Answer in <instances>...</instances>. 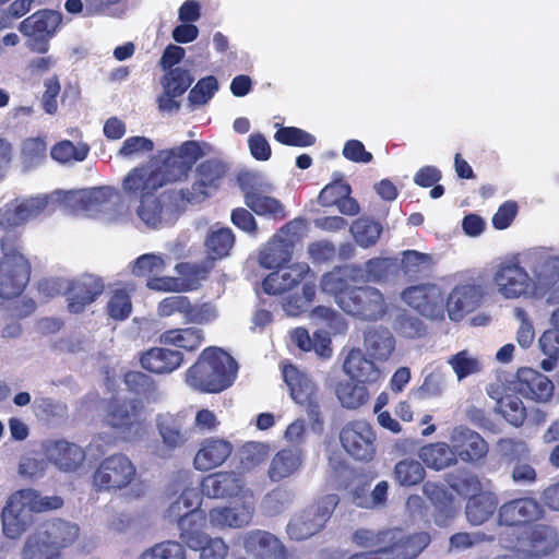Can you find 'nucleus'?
<instances>
[{"mask_svg": "<svg viewBox=\"0 0 559 559\" xmlns=\"http://www.w3.org/2000/svg\"><path fill=\"white\" fill-rule=\"evenodd\" d=\"M131 290L127 287H116L109 290L106 305L109 318L122 321L130 317L132 312Z\"/></svg>", "mask_w": 559, "mask_h": 559, "instance_id": "8fccbe9b", "label": "nucleus"}, {"mask_svg": "<svg viewBox=\"0 0 559 559\" xmlns=\"http://www.w3.org/2000/svg\"><path fill=\"white\" fill-rule=\"evenodd\" d=\"M31 278V265L19 248L2 239L0 255V298L17 297Z\"/></svg>", "mask_w": 559, "mask_h": 559, "instance_id": "423d86ee", "label": "nucleus"}, {"mask_svg": "<svg viewBox=\"0 0 559 559\" xmlns=\"http://www.w3.org/2000/svg\"><path fill=\"white\" fill-rule=\"evenodd\" d=\"M483 296L481 285L472 283L457 285L447 299L449 318L452 321H460L466 313L474 311L480 306Z\"/></svg>", "mask_w": 559, "mask_h": 559, "instance_id": "c85d7f7f", "label": "nucleus"}, {"mask_svg": "<svg viewBox=\"0 0 559 559\" xmlns=\"http://www.w3.org/2000/svg\"><path fill=\"white\" fill-rule=\"evenodd\" d=\"M245 203L259 216L282 219L286 216L280 200L272 197L273 185L257 174H247L241 178Z\"/></svg>", "mask_w": 559, "mask_h": 559, "instance_id": "9b49d317", "label": "nucleus"}, {"mask_svg": "<svg viewBox=\"0 0 559 559\" xmlns=\"http://www.w3.org/2000/svg\"><path fill=\"white\" fill-rule=\"evenodd\" d=\"M158 341L163 345L197 350L204 341V332L198 328L170 329L162 333Z\"/></svg>", "mask_w": 559, "mask_h": 559, "instance_id": "37998d69", "label": "nucleus"}, {"mask_svg": "<svg viewBox=\"0 0 559 559\" xmlns=\"http://www.w3.org/2000/svg\"><path fill=\"white\" fill-rule=\"evenodd\" d=\"M338 306L346 313L364 320H380L388 311L382 293L370 286L354 287L340 296Z\"/></svg>", "mask_w": 559, "mask_h": 559, "instance_id": "2eb2a0df", "label": "nucleus"}, {"mask_svg": "<svg viewBox=\"0 0 559 559\" xmlns=\"http://www.w3.org/2000/svg\"><path fill=\"white\" fill-rule=\"evenodd\" d=\"M495 539L493 535L486 534L481 531L460 532L453 534L449 539L448 551H463L473 548L481 543H489Z\"/></svg>", "mask_w": 559, "mask_h": 559, "instance_id": "e2e57ef3", "label": "nucleus"}, {"mask_svg": "<svg viewBox=\"0 0 559 559\" xmlns=\"http://www.w3.org/2000/svg\"><path fill=\"white\" fill-rule=\"evenodd\" d=\"M304 452L298 447L280 450L271 460L267 476L272 481H280L296 474L302 466Z\"/></svg>", "mask_w": 559, "mask_h": 559, "instance_id": "f704fd0d", "label": "nucleus"}, {"mask_svg": "<svg viewBox=\"0 0 559 559\" xmlns=\"http://www.w3.org/2000/svg\"><path fill=\"white\" fill-rule=\"evenodd\" d=\"M292 504V495L283 488H276L264 496L261 509L266 515L273 516L282 513Z\"/></svg>", "mask_w": 559, "mask_h": 559, "instance_id": "338daca9", "label": "nucleus"}, {"mask_svg": "<svg viewBox=\"0 0 559 559\" xmlns=\"http://www.w3.org/2000/svg\"><path fill=\"white\" fill-rule=\"evenodd\" d=\"M193 76L189 70L182 68L170 69L163 78V88L173 95L181 96L192 84Z\"/></svg>", "mask_w": 559, "mask_h": 559, "instance_id": "680f3d73", "label": "nucleus"}, {"mask_svg": "<svg viewBox=\"0 0 559 559\" xmlns=\"http://www.w3.org/2000/svg\"><path fill=\"white\" fill-rule=\"evenodd\" d=\"M454 457L464 463H476L488 454L489 445L476 431L466 426L454 427L449 436Z\"/></svg>", "mask_w": 559, "mask_h": 559, "instance_id": "b1692460", "label": "nucleus"}, {"mask_svg": "<svg viewBox=\"0 0 559 559\" xmlns=\"http://www.w3.org/2000/svg\"><path fill=\"white\" fill-rule=\"evenodd\" d=\"M402 300L429 319H442L445 304L441 288L432 283L407 287L401 293Z\"/></svg>", "mask_w": 559, "mask_h": 559, "instance_id": "aec40b11", "label": "nucleus"}, {"mask_svg": "<svg viewBox=\"0 0 559 559\" xmlns=\"http://www.w3.org/2000/svg\"><path fill=\"white\" fill-rule=\"evenodd\" d=\"M234 240L231 229L222 227L210 231L205 246L212 259H221L228 254Z\"/></svg>", "mask_w": 559, "mask_h": 559, "instance_id": "6e6d98bb", "label": "nucleus"}, {"mask_svg": "<svg viewBox=\"0 0 559 559\" xmlns=\"http://www.w3.org/2000/svg\"><path fill=\"white\" fill-rule=\"evenodd\" d=\"M60 23V13L43 10L22 21L19 31L27 37L26 46L32 51L45 53L49 48L48 41L55 35Z\"/></svg>", "mask_w": 559, "mask_h": 559, "instance_id": "f3484780", "label": "nucleus"}, {"mask_svg": "<svg viewBox=\"0 0 559 559\" xmlns=\"http://www.w3.org/2000/svg\"><path fill=\"white\" fill-rule=\"evenodd\" d=\"M397 260L393 258H373L359 267L358 281L383 282L397 270Z\"/></svg>", "mask_w": 559, "mask_h": 559, "instance_id": "09e8293b", "label": "nucleus"}, {"mask_svg": "<svg viewBox=\"0 0 559 559\" xmlns=\"http://www.w3.org/2000/svg\"><path fill=\"white\" fill-rule=\"evenodd\" d=\"M156 426L163 443L155 451L158 457H167L176 448L186 442L187 438L182 431V421L178 415L159 414L156 417Z\"/></svg>", "mask_w": 559, "mask_h": 559, "instance_id": "2f4dec72", "label": "nucleus"}, {"mask_svg": "<svg viewBox=\"0 0 559 559\" xmlns=\"http://www.w3.org/2000/svg\"><path fill=\"white\" fill-rule=\"evenodd\" d=\"M514 390L522 396L547 402L554 394V384L545 374L532 368H521L516 374Z\"/></svg>", "mask_w": 559, "mask_h": 559, "instance_id": "c756f323", "label": "nucleus"}, {"mask_svg": "<svg viewBox=\"0 0 559 559\" xmlns=\"http://www.w3.org/2000/svg\"><path fill=\"white\" fill-rule=\"evenodd\" d=\"M496 449L499 455L509 462H520L525 460L531 453L530 447L525 441L514 438L500 439L496 444Z\"/></svg>", "mask_w": 559, "mask_h": 559, "instance_id": "0e129e2a", "label": "nucleus"}, {"mask_svg": "<svg viewBox=\"0 0 559 559\" xmlns=\"http://www.w3.org/2000/svg\"><path fill=\"white\" fill-rule=\"evenodd\" d=\"M334 391L340 404L347 409L359 408L370 397L367 386L353 380L337 382Z\"/></svg>", "mask_w": 559, "mask_h": 559, "instance_id": "c03bdc74", "label": "nucleus"}, {"mask_svg": "<svg viewBox=\"0 0 559 559\" xmlns=\"http://www.w3.org/2000/svg\"><path fill=\"white\" fill-rule=\"evenodd\" d=\"M90 147L85 143L74 144L64 140L52 146L50 151L51 157L60 163L68 164L72 162H82L87 157Z\"/></svg>", "mask_w": 559, "mask_h": 559, "instance_id": "5fc2aeb1", "label": "nucleus"}, {"mask_svg": "<svg viewBox=\"0 0 559 559\" xmlns=\"http://www.w3.org/2000/svg\"><path fill=\"white\" fill-rule=\"evenodd\" d=\"M306 281H316V276L306 262H298L269 274L263 282V288L267 294L280 295L289 293Z\"/></svg>", "mask_w": 559, "mask_h": 559, "instance_id": "a878e982", "label": "nucleus"}, {"mask_svg": "<svg viewBox=\"0 0 559 559\" xmlns=\"http://www.w3.org/2000/svg\"><path fill=\"white\" fill-rule=\"evenodd\" d=\"M207 523L203 511H189L188 514L180 519L178 530L181 542L191 550H197L211 537L204 532Z\"/></svg>", "mask_w": 559, "mask_h": 559, "instance_id": "c9c22d12", "label": "nucleus"}, {"mask_svg": "<svg viewBox=\"0 0 559 559\" xmlns=\"http://www.w3.org/2000/svg\"><path fill=\"white\" fill-rule=\"evenodd\" d=\"M270 445L266 442L250 441L238 451L240 467L243 471H252L266 461L270 455Z\"/></svg>", "mask_w": 559, "mask_h": 559, "instance_id": "3c124183", "label": "nucleus"}, {"mask_svg": "<svg viewBox=\"0 0 559 559\" xmlns=\"http://www.w3.org/2000/svg\"><path fill=\"white\" fill-rule=\"evenodd\" d=\"M164 176L155 164L135 167L130 170L122 181L123 192L133 199H151L165 185Z\"/></svg>", "mask_w": 559, "mask_h": 559, "instance_id": "5701e85b", "label": "nucleus"}, {"mask_svg": "<svg viewBox=\"0 0 559 559\" xmlns=\"http://www.w3.org/2000/svg\"><path fill=\"white\" fill-rule=\"evenodd\" d=\"M138 559H186V550L179 542L165 540L145 549Z\"/></svg>", "mask_w": 559, "mask_h": 559, "instance_id": "bf43d9fd", "label": "nucleus"}, {"mask_svg": "<svg viewBox=\"0 0 559 559\" xmlns=\"http://www.w3.org/2000/svg\"><path fill=\"white\" fill-rule=\"evenodd\" d=\"M425 477V468L416 460H402L394 467V478L402 486H414Z\"/></svg>", "mask_w": 559, "mask_h": 559, "instance_id": "13d9d810", "label": "nucleus"}, {"mask_svg": "<svg viewBox=\"0 0 559 559\" xmlns=\"http://www.w3.org/2000/svg\"><path fill=\"white\" fill-rule=\"evenodd\" d=\"M538 296L559 283V252L552 248L534 247L522 252Z\"/></svg>", "mask_w": 559, "mask_h": 559, "instance_id": "1a4fd4ad", "label": "nucleus"}, {"mask_svg": "<svg viewBox=\"0 0 559 559\" xmlns=\"http://www.w3.org/2000/svg\"><path fill=\"white\" fill-rule=\"evenodd\" d=\"M343 370L350 380L364 385L372 384L383 379L382 371L357 348L350 349L347 354L343 364Z\"/></svg>", "mask_w": 559, "mask_h": 559, "instance_id": "473e14b6", "label": "nucleus"}, {"mask_svg": "<svg viewBox=\"0 0 559 559\" xmlns=\"http://www.w3.org/2000/svg\"><path fill=\"white\" fill-rule=\"evenodd\" d=\"M448 364L452 368L459 381L479 372L481 369V364L478 357L467 349L461 350L449 357Z\"/></svg>", "mask_w": 559, "mask_h": 559, "instance_id": "864d4df0", "label": "nucleus"}, {"mask_svg": "<svg viewBox=\"0 0 559 559\" xmlns=\"http://www.w3.org/2000/svg\"><path fill=\"white\" fill-rule=\"evenodd\" d=\"M186 206L181 192L168 190L157 197L143 199L136 209V214L146 226L163 228L173 224Z\"/></svg>", "mask_w": 559, "mask_h": 559, "instance_id": "6e6552de", "label": "nucleus"}, {"mask_svg": "<svg viewBox=\"0 0 559 559\" xmlns=\"http://www.w3.org/2000/svg\"><path fill=\"white\" fill-rule=\"evenodd\" d=\"M255 513L253 491H245L241 499L217 506L205 514L207 524L217 531L243 528L251 524Z\"/></svg>", "mask_w": 559, "mask_h": 559, "instance_id": "f8f14e48", "label": "nucleus"}, {"mask_svg": "<svg viewBox=\"0 0 559 559\" xmlns=\"http://www.w3.org/2000/svg\"><path fill=\"white\" fill-rule=\"evenodd\" d=\"M57 195L60 205L72 213H83L106 222L115 221L120 215L121 197L110 186L67 191Z\"/></svg>", "mask_w": 559, "mask_h": 559, "instance_id": "7ed1b4c3", "label": "nucleus"}, {"mask_svg": "<svg viewBox=\"0 0 559 559\" xmlns=\"http://www.w3.org/2000/svg\"><path fill=\"white\" fill-rule=\"evenodd\" d=\"M498 498L492 492H480L469 497L465 514L467 522L473 526H478L487 522L496 512Z\"/></svg>", "mask_w": 559, "mask_h": 559, "instance_id": "a19ab883", "label": "nucleus"}, {"mask_svg": "<svg viewBox=\"0 0 559 559\" xmlns=\"http://www.w3.org/2000/svg\"><path fill=\"white\" fill-rule=\"evenodd\" d=\"M435 264L433 257L416 250H405L402 253L401 267L406 275H416L428 271Z\"/></svg>", "mask_w": 559, "mask_h": 559, "instance_id": "052dcab7", "label": "nucleus"}, {"mask_svg": "<svg viewBox=\"0 0 559 559\" xmlns=\"http://www.w3.org/2000/svg\"><path fill=\"white\" fill-rule=\"evenodd\" d=\"M141 414L140 401H115L109 405L105 420L120 435L123 441L136 442L146 435V427L141 419Z\"/></svg>", "mask_w": 559, "mask_h": 559, "instance_id": "9d476101", "label": "nucleus"}, {"mask_svg": "<svg viewBox=\"0 0 559 559\" xmlns=\"http://www.w3.org/2000/svg\"><path fill=\"white\" fill-rule=\"evenodd\" d=\"M61 506V498L40 496L34 489H21L13 492L1 512L4 536L10 539H19L34 524L35 513L55 510Z\"/></svg>", "mask_w": 559, "mask_h": 559, "instance_id": "f03ea898", "label": "nucleus"}, {"mask_svg": "<svg viewBox=\"0 0 559 559\" xmlns=\"http://www.w3.org/2000/svg\"><path fill=\"white\" fill-rule=\"evenodd\" d=\"M366 352L376 360H388L395 349V337L388 328L374 326L365 333Z\"/></svg>", "mask_w": 559, "mask_h": 559, "instance_id": "ea45409f", "label": "nucleus"}, {"mask_svg": "<svg viewBox=\"0 0 559 559\" xmlns=\"http://www.w3.org/2000/svg\"><path fill=\"white\" fill-rule=\"evenodd\" d=\"M283 377L290 390L292 397L301 405L307 406V413L314 423H320V405L314 382L295 366L283 368Z\"/></svg>", "mask_w": 559, "mask_h": 559, "instance_id": "4be33fe9", "label": "nucleus"}, {"mask_svg": "<svg viewBox=\"0 0 559 559\" xmlns=\"http://www.w3.org/2000/svg\"><path fill=\"white\" fill-rule=\"evenodd\" d=\"M237 370V362L228 353L219 347H207L187 370L185 381L195 391L218 393L234 383Z\"/></svg>", "mask_w": 559, "mask_h": 559, "instance_id": "f257e3e1", "label": "nucleus"}, {"mask_svg": "<svg viewBox=\"0 0 559 559\" xmlns=\"http://www.w3.org/2000/svg\"><path fill=\"white\" fill-rule=\"evenodd\" d=\"M136 476V467L124 454L105 457L93 474V485L102 491L121 490L130 486Z\"/></svg>", "mask_w": 559, "mask_h": 559, "instance_id": "4468645a", "label": "nucleus"}, {"mask_svg": "<svg viewBox=\"0 0 559 559\" xmlns=\"http://www.w3.org/2000/svg\"><path fill=\"white\" fill-rule=\"evenodd\" d=\"M47 460L58 469L63 472L76 471L85 461V451L78 444L57 440L50 441L45 447Z\"/></svg>", "mask_w": 559, "mask_h": 559, "instance_id": "7c9ffc66", "label": "nucleus"}, {"mask_svg": "<svg viewBox=\"0 0 559 559\" xmlns=\"http://www.w3.org/2000/svg\"><path fill=\"white\" fill-rule=\"evenodd\" d=\"M381 230L382 228L378 223L368 218H358L350 227L355 241L362 248L374 245L381 235Z\"/></svg>", "mask_w": 559, "mask_h": 559, "instance_id": "4d7b16f0", "label": "nucleus"}, {"mask_svg": "<svg viewBox=\"0 0 559 559\" xmlns=\"http://www.w3.org/2000/svg\"><path fill=\"white\" fill-rule=\"evenodd\" d=\"M183 356L180 352L163 348V347H154L148 349L141 357V365L144 369L163 374V373H171L182 364Z\"/></svg>", "mask_w": 559, "mask_h": 559, "instance_id": "4c0bfd02", "label": "nucleus"}, {"mask_svg": "<svg viewBox=\"0 0 559 559\" xmlns=\"http://www.w3.org/2000/svg\"><path fill=\"white\" fill-rule=\"evenodd\" d=\"M233 452L229 441L219 438L205 439L194 456L198 471H210L225 463Z\"/></svg>", "mask_w": 559, "mask_h": 559, "instance_id": "72a5a7b5", "label": "nucleus"}, {"mask_svg": "<svg viewBox=\"0 0 559 559\" xmlns=\"http://www.w3.org/2000/svg\"><path fill=\"white\" fill-rule=\"evenodd\" d=\"M558 545L557 534L552 527L536 526L532 533V548L537 555L551 552Z\"/></svg>", "mask_w": 559, "mask_h": 559, "instance_id": "774afa93", "label": "nucleus"}, {"mask_svg": "<svg viewBox=\"0 0 559 559\" xmlns=\"http://www.w3.org/2000/svg\"><path fill=\"white\" fill-rule=\"evenodd\" d=\"M241 540L243 549L252 559H288L285 544L269 531L246 532Z\"/></svg>", "mask_w": 559, "mask_h": 559, "instance_id": "393cba45", "label": "nucleus"}, {"mask_svg": "<svg viewBox=\"0 0 559 559\" xmlns=\"http://www.w3.org/2000/svg\"><path fill=\"white\" fill-rule=\"evenodd\" d=\"M224 175L225 167L221 162L207 159L197 167L191 188L178 192L182 193L186 204L200 203L218 188Z\"/></svg>", "mask_w": 559, "mask_h": 559, "instance_id": "412c9836", "label": "nucleus"}, {"mask_svg": "<svg viewBox=\"0 0 559 559\" xmlns=\"http://www.w3.org/2000/svg\"><path fill=\"white\" fill-rule=\"evenodd\" d=\"M491 281L496 293L503 299H527L538 296L528 269L523 263L522 253L498 263Z\"/></svg>", "mask_w": 559, "mask_h": 559, "instance_id": "20e7f679", "label": "nucleus"}, {"mask_svg": "<svg viewBox=\"0 0 559 559\" xmlns=\"http://www.w3.org/2000/svg\"><path fill=\"white\" fill-rule=\"evenodd\" d=\"M153 164L160 170L166 183L180 179L190 169L176 148L162 151Z\"/></svg>", "mask_w": 559, "mask_h": 559, "instance_id": "de8ad7c7", "label": "nucleus"}, {"mask_svg": "<svg viewBox=\"0 0 559 559\" xmlns=\"http://www.w3.org/2000/svg\"><path fill=\"white\" fill-rule=\"evenodd\" d=\"M338 503L336 495H326L316 504L296 513L287 523L286 532L293 540H305L319 533Z\"/></svg>", "mask_w": 559, "mask_h": 559, "instance_id": "0eeeda50", "label": "nucleus"}, {"mask_svg": "<svg viewBox=\"0 0 559 559\" xmlns=\"http://www.w3.org/2000/svg\"><path fill=\"white\" fill-rule=\"evenodd\" d=\"M49 286H53L57 292H67L69 310L72 313H80L103 293L105 283L95 275H83L74 281L46 282L41 289L46 290Z\"/></svg>", "mask_w": 559, "mask_h": 559, "instance_id": "dca6fc26", "label": "nucleus"}, {"mask_svg": "<svg viewBox=\"0 0 559 559\" xmlns=\"http://www.w3.org/2000/svg\"><path fill=\"white\" fill-rule=\"evenodd\" d=\"M359 266L346 265L337 267L322 276L321 289L323 293L334 296L338 305L340 296L348 293L353 287L349 282H357L359 277Z\"/></svg>", "mask_w": 559, "mask_h": 559, "instance_id": "58836bf2", "label": "nucleus"}, {"mask_svg": "<svg viewBox=\"0 0 559 559\" xmlns=\"http://www.w3.org/2000/svg\"><path fill=\"white\" fill-rule=\"evenodd\" d=\"M340 441L343 449L355 460L368 462L376 454V432L364 419L346 423L340 432Z\"/></svg>", "mask_w": 559, "mask_h": 559, "instance_id": "a211bd4d", "label": "nucleus"}, {"mask_svg": "<svg viewBox=\"0 0 559 559\" xmlns=\"http://www.w3.org/2000/svg\"><path fill=\"white\" fill-rule=\"evenodd\" d=\"M543 509L533 498L509 500L498 509V523L504 526H523L542 516Z\"/></svg>", "mask_w": 559, "mask_h": 559, "instance_id": "bb28decb", "label": "nucleus"}, {"mask_svg": "<svg viewBox=\"0 0 559 559\" xmlns=\"http://www.w3.org/2000/svg\"><path fill=\"white\" fill-rule=\"evenodd\" d=\"M305 230L302 219H293L263 247L260 252V264L265 269L281 267L293 258L295 243Z\"/></svg>", "mask_w": 559, "mask_h": 559, "instance_id": "ddd939ff", "label": "nucleus"}, {"mask_svg": "<svg viewBox=\"0 0 559 559\" xmlns=\"http://www.w3.org/2000/svg\"><path fill=\"white\" fill-rule=\"evenodd\" d=\"M48 537L55 549L61 554V549L70 547L80 537V527L76 523L61 519H52L38 526Z\"/></svg>", "mask_w": 559, "mask_h": 559, "instance_id": "e433bc0d", "label": "nucleus"}, {"mask_svg": "<svg viewBox=\"0 0 559 559\" xmlns=\"http://www.w3.org/2000/svg\"><path fill=\"white\" fill-rule=\"evenodd\" d=\"M316 295V281H306L302 284L301 294H288L283 299V309L287 316H298L306 311Z\"/></svg>", "mask_w": 559, "mask_h": 559, "instance_id": "603ef678", "label": "nucleus"}, {"mask_svg": "<svg viewBox=\"0 0 559 559\" xmlns=\"http://www.w3.org/2000/svg\"><path fill=\"white\" fill-rule=\"evenodd\" d=\"M20 556L21 559H61V554L55 549L39 527L26 537Z\"/></svg>", "mask_w": 559, "mask_h": 559, "instance_id": "79ce46f5", "label": "nucleus"}, {"mask_svg": "<svg viewBox=\"0 0 559 559\" xmlns=\"http://www.w3.org/2000/svg\"><path fill=\"white\" fill-rule=\"evenodd\" d=\"M60 192H55L51 195H37L20 203H9L0 209V227L11 228L17 227L26 222L38 217L47 210H51L50 205L59 202L58 195Z\"/></svg>", "mask_w": 559, "mask_h": 559, "instance_id": "6ab92c4d", "label": "nucleus"}, {"mask_svg": "<svg viewBox=\"0 0 559 559\" xmlns=\"http://www.w3.org/2000/svg\"><path fill=\"white\" fill-rule=\"evenodd\" d=\"M47 145L39 138L26 139L22 144V163L26 168H34L46 158Z\"/></svg>", "mask_w": 559, "mask_h": 559, "instance_id": "69168bd1", "label": "nucleus"}, {"mask_svg": "<svg viewBox=\"0 0 559 559\" xmlns=\"http://www.w3.org/2000/svg\"><path fill=\"white\" fill-rule=\"evenodd\" d=\"M202 493L212 499H241L245 491H252L245 486L242 478L234 472H217L207 475L201 483Z\"/></svg>", "mask_w": 559, "mask_h": 559, "instance_id": "cd10ccee", "label": "nucleus"}, {"mask_svg": "<svg viewBox=\"0 0 559 559\" xmlns=\"http://www.w3.org/2000/svg\"><path fill=\"white\" fill-rule=\"evenodd\" d=\"M122 0H67L64 8L69 13L83 16L116 15Z\"/></svg>", "mask_w": 559, "mask_h": 559, "instance_id": "49530a36", "label": "nucleus"}, {"mask_svg": "<svg viewBox=\"0 0 559 559\" xmlns=\"http://www.w3.org/2000/svg\"><path fill=\"white\" fill-rule=\"evenodd\" d=\"M418 456L427 467L441 471L456 463L451 444L445 442L430 443L423 447Z\"/></svg>", "mask_w": 559, "mask_h": 559, "instance_id": "a18cd8bd", "label": "nucleus"}, {"mask_svg": "<svg viewBox=\"0 0 559 559\" xmlns=\"http://www.w3.org/2000/svg\"><path fill=\"white\" fill-rule=\"evenodd\" d=\"M353 540L358 546L376 547V550H390V554L411 547L416 548L415 557H417L429 545L431 538L427 532L409 534L401 528H392L376 533L360 528L353 534Z\"/></svg>", "mask_w": 559, "mask_h": 559, "instance_id": "39448f33", "label": "nucleus"}]
</instances>
